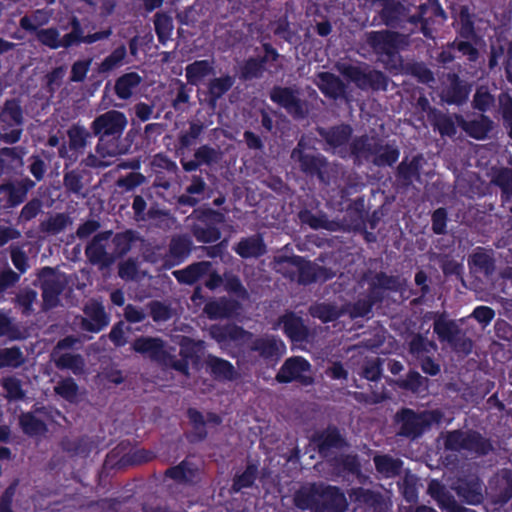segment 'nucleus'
Returning a JSON list of instances; mask_svg holds the SVG:
<instances>
[{
	"instance_id": "obj_1",
	"label": "nucleus",
	"mask_w": 512,
	"mask_h": 512,
	"mask_svg": "<svg viewBox=\"0 0 512 512\" xmlns=\"http://www.w3.org/2000/svg\"><path fill=\"white\" fill-rule=\"evenodd\" d=\"M209 332L211 337L223 346L231 343L235 345L248 344L251 350L265 358L280 356L285 352V345L281 340L270 336L252 340L251 333L235 325H213Z\"/></svg>"
},
{
	"instance_id": "obj_2",
	"label": "nucleus",
	"mask_w": 512,
	"mask_h": 512,
	"mask_svg": "<svg viewBox=\"0 0 512 512\" xmlns=\"http://www.w3.org/2000/svg\"><path fill=\"white\" fill-rule=\"evenodd\" d=\"M369 43L377 53L390 58L391 64L386 63L387 69L393 73L400 71L401 61L396 51L407 45L406 36L387 30L372 32L369 35Z\"/></svg>"
},
{
	"instance_id": "obj_3",
	"label": "nucleus",
	"mask_w": 512,
	"mask_h": 512,
	"mask_svg": "<svg viewBox=\"0 0 512 512\" xmlns=\"http://www.w3.org/2000/svg\"><path fill=\"white\" fill-rule=\"evenodd\" d=\"M442 414L438 410L425 411L416 414L412 410L405 409L398 414L401 421L400 434L408 437L419 436L426 428L441 421Z\"/></svg>"
},
{
	"instance_id": "obj_4",
	"label": "nucleus",
	"mask_w": 512,
	"mask_h": 512,
	"mask_svg": "<svg viewBox=\"0 0 512 512\" xmlns=\"http://www.w3.org/2000/svg\"><path fill=\"white\" fill-rule=\"evenodd\" d=\"M279 383L297 381L304 386L314 383L311 364L301 356L290 357L285 360L276 375Z\"/></svg>"
},
{
	"instance_id": "obj_5",
	"label": "nucleus",
	"mask_w": 512,
	"mask_h": 512,
	"mask_svg": "<svg viewBox=\"0 0 512 512\" xmlns=\"http://www.w3.org/2000/svg\"><path fill=\"white\" fill-rule=\"evenodd\" d=\"M23 112L19 101L12 99L7 100L0 113V122L4 129L12 128L11 131L0 133V138L9 144L16 143L22 135Z\"/></svg>"
},
{
	"instance_id": "obj_6",
	"label": "nucleus",
	"mask_w": 512,
	"mask_h": 512,
	"mask_svg": "<svg viewBox=\"0 0 512 512\" xmlns=\"http://www.w3.org/2000/svg\"><path fill=\"white\" fill-rule=\"evenodd\" d=\"M128 120L124 113L117 110L107 111L94 119L91 129L99 137L121 138Z\"/></svg>"
},
{
	"instance_id": "obj_7",
	"label": "nucleus",
	"mask_w": 512,
	"mask_h": 512,
	"mask_svg": "<svg viewBox=\"0 0 512 512\" xmlns=\"http://www.w3.org/2000/svg\"><path fill=\"white\" fill-rule=\"evenodd\" d=\"M132 349L161 365H167L171 360V348L159 337H138L133 341Z\"/></svg>"
},
{
	"instance_id": "obj_8",
	"label": "nucleus",
	"mask_w": 512,
	"mask_h": 512,
	"mask_svg": "<svg viewBox=\"0 0 512 512\" xmlns=\"http://www.w3.org/2000/svg\"><path fill=\"white\" fill-rule=\"evenodd\" d=\"M42 281L43 308L50 309L57 306L59 295L67 285L65 274L46 267L40 273Z\"/></svg>"
},
{
	"instance_id": "obj_9",
	"label": "nucleus",
	"mask_w": 512,
	"mask_h": 512,
	"mask_svg": "<svg viewBox=\"0 0 512 512\" xmlns=\"http://www.w3.org/2000/svg\"><path fill=\"white\" fill-rule=\"evenodd\" d=\"M121 138L99 137L95 154L87 157V165L93 167H107L112 164L113 158L127 153L128 148L121 144Z\"/></svg>"
},
{
	"instance_id": "obj_10",
	"label": "nucleus",
	"mask_w": 512,
	"mask_h": 512,
	"mask_svg": "<svg viewBox=\"0 0 512 512\" xmlns=\"http://www.w3.org/2000/svg\"><path fill=\"white\" fill-rule=\"evenodd\" d=\"M351 132V128L347 125L337 126L327 131L325 129H319V133L325 138L329 149L340 154L342 157L346 156L348 153L356 155V153L353 152V147L357 142L359 147H363L365 137L355 140L352 144H348Z\"/></svg>"
},
{
	"instance_id": "obj_11",
	"label": "nucleus",
	"mask_w": 512,
	"mask_h": 512,
	"mask_svg": "<svg viewBox=\"0 0 512 512\" xmlns=\"http://www.w3.org/2000/svg\"><path fill=\"white\" fill-rule=\"evenodd\" d=\"M447 449L455 451H469L478 454H484L488 451L489 445L486 441L475 432H450L445 440Z\"/></svg>"
},
{
	"instance_id": "obj_12",
	"label": "nucleus",
	"mask_w": 512,
	"mask_h": 512,
	"mask_svg": "<svg viewBox=\"0 0 512 512\" xmlns=\"http://www.w3.org/2000/svg\"><path fill=\"white\" fill-rule=\"evenodd\" d=\"M353 152L356 153L357 156L368 157L369 155H374V163L376 165H392L395 163L399 157V152L397 149L390 146H379L376 139L365 137V141L363 147L358 146V142L355 143L353 147Z\"/></svg>"
},
{
	"instance_id": "obj_13",
	"label": "nucleus",
	"mask_w": 512,
	"mask_h": 512,
	"mask_svg": "<svg viewBox=\"0 0 512 512\" xmlns=\"http://www.w3.org/2000/svg\"><path fill=\"white\" fill-rule=\"evenodd\" d=\"M434 332L441 341L448 342L455 349L468 353L472 348L471 341L463 337L459 327L453 321L443 317L437 318L434 322Z\"/></svg>"
},
{
	"instance_id": "obj_14",
	"label": "nucleus",
	"mask_w": 512,
	"mask_h": 512,
	"mask_svg": "<svg viewBox=\"0 0 512 512\" xmlns=\"http://www.w3.org/2000/svg\"><path fill=\"white\" fill-rule=\"evenodd\" d=\"M339 70L360 88L386 89L387 79L376 70L363 71L354 66L341 65Z\"/></svg>"
},
{
	"instance_id": "obj_15",
	"label": "nucleus",
	"mask_w": 512,
	"mask_h": 512,
	"mask_svg": "<svg viewBox=\"0 0 512 512\" xmlns=\"http://www.w3.org/2000/svg\"><path fill=\"white\" fill-rule=\"evenodd\" d=\"M270 98L295 117H304L307 113L304 103L290 88L275 87L270 93Z\"/></svg>"
},
{
	"instance_id": "obj_16",
	"label": "nucleus",
	"mask_w": 512,
	"mask_h": 512,
	"mask_svg": "<svg viewBox=\"0 0 512 512\" xmlns=\"http://www.w3.org/2000/svg\"><path fill=\"white\" fill-rule=\"evenodd\" d=\"M446 16L445 12L436 0H429L427 3L420 6L418 16H412L410 21L415 23L420 21L422 23V32L425 36L431 37L429 26L435 23L441 24L444 22Z\"/></svg>"
},
{
	"instance_id": "obj_17",
	"label": "nucleus",
	"mask_w": 512,
	"mask_h": 512,
	"mask_svg": "<svg viewBox=\"0 0 512 512\" xmlns=\"http://www.w3.org/2000/svg\"><path fill=\"white\" fill-rule=\"evenodd\" d=\"M111 235V231H105L93 237L85 249L86 256L90 262L101 265H107L111 262L112 257L109 256L106 250Z\"/></svg>"
},
{
	"instance_id": "obj_18",
	"label": "nucleus",
	"mask_w": 512,
	"mask_h": 512,
	"mask_svg": "<svg viewBox=\"0 0 512 512\" xmlns=\"http://www.w3.org/2000/svg\"><path fill=\"white\" fill-rule=\"evenodd\" d=\"M84 312L86 317L82 319V327L87 331L99 332L109 324V317L104 307L96 301L87 303Z\"/></svg>"
},
{
	"instance_id": "obj_19",
	"label": "nucleus",
	"mask_w": 512,
	"mask_h": 512,
	"mask_svg": "<svg viewBox=\"0 0 512 512\" xmlns=\"http://www.w3.org/2000/svg\"><path fill=\"white\" fill-rule=\"evenodd\" d=\"M302 144L299 143L297 148L292 151L291 158L295 162H299L302 170L309 173H317L323 180V169L326 166L325 159L318 155L306 153L301 149Z\"/></svg>"
},
{
	"instance_id": "obj_20",
	"label": "nucleus",
	"mask_w": 512,
	"mask_h": 512,
	"mask_svg": "<svg viewBox=\"0 0 512 512\" xmlns=\"http://www.w3.org/2000/svg\"><path fill=\"white\" fill-rule=\"evenodd\" d=\"M143 78L136 72L121 75L115 81L114 91L119 99H130L140 88Z\"/></svg>"
},
{
	"instance_id": "obj_21",
	"label": "nucleus",
	"mask_w": 512,
	"mask_h": 512,
	"mask_svg": "<svg viewBox=\"0 0 512 512\" xmlns=\"http://www.w3.org/2000/svg\"><path fill=\"white\" fill-rule=\"evenodd\" d=\"M283 325L285 334L294 342H302L308 337V328L303 320L293 313L285 314L279 320V325Z\"/></svg>"
},
{
	"instance_id": "obj_22",
	"label": "nucleus",
	"mask_w": 512,
	"mask_h": 512,
	"mask_svg": "<svg viewBox=\"0 0 512 512\" xmlns=\"http://www.w3.org/2000/svg\"><path fill=\"white\" fill-rule=\"evenodd\" d=\"M41 412H27L19 417V425L29 437H42L47 432V426L41 417Z\"/></svg>"
},
{
	"instance_id": "obj_23",
	"label": "nucleus",
	"mask_w": 512,
	"mask_h": 512,
	"mask_svg": "<svg viewBox=\"0 0 512 512\" xmlns=\"http://www.w3.org/2000/svg\"><path fill=\"white\" fill-rule=\"evenodd\" d=\"M214 71V63L209 60L195 61L185 68V75L188 83L198 85L204 78L212 74Z\"/></svg>"
},
{
	"instance_id": "obj_24",
	"label": "nucleus",
	"mask_w": 512,
	"mask_h": 512,
	"mask_svg": "<svg viewBox=\"0 0 512 512\" xmlns=\"http://www.w3.org/2000/svg\"><path fill=\"white\" fill-rule=\"evenodd\" d=\"M235 83L234 77L230 75H221L213 78L208 83L209 103L215 107L217 101L228 92Z\"/></svg>"
},
{
	"instance_id": "obj_25",
	"label": "nucleus",
	"mask_w": 512,
	"mask_h": 512,
	"mask_svg": "<svg viewBox=\"0 0 512 512\" xmlns=\"http://www.w3.org/2000/svg\"><path fill=\"white\" fill-rule=\"evenodd\" d=\"M316 84L325 95L331 98H338L344 93V85L341 80L328 72L319 73Z\"/></svg>"
},
{
	"instance_id": "obj_26",
	"label": "nucleus",
	"mask_w": 512,
	"mask_h": 512,
	"mask_svg": "<svg viewBox=\"0 0 512 512\" xmlns=\"http://www.w3.org/2000/svg\"><path fill=\"white\" fill-rule=\"evenodd\" d=\"M210 269L211 263L203 261L192 264L183 270L174 271L173 274L179 282L192 284L209 273Z\"/></svg>"
},
{
	"instance_id": "obj_27",
	"label": "nucleus",
	"mask_w": 512,
	"mask_h": 512,
	"mask_svg": "<svg viewBox=\"0 0 512 512\" xmlns=\"http://www.w3.org/2000/svg\"><path fill=\"white\" fill-rule=\"evenodd\" d=\"M458 124L472 137L483 139L491 130L492 122L485 116L481 115L478 119L465 121L457 117Z\"/></svg>"
},
{
	"instance_id": "obj_28",
	"label": "nucleus",
	"mask_w": 512,
	"mask_h": 512,
	"mask_svg": "<svg viewBox=\"0 0 512 512\" xmlns=\"http://www.w3.org/2000/svg\"><path fill=\"white\" fill-rule=\"evenodd\" d=\"M333 273L312 263L299 265V281L307 284L313 281H326L332 278Z\"/></svg>"
},
{
	"instance_id": "obj_29",
	"label": "nucleus",
	"mask_w": 512,
	"mask_h": 512,
	"mask_svg": "<svg viewBox=\"0 0 512 512\" xmlns=\"http://www.w3.org/2000/svg\"><path fill=\"white\" fill-rule=\"evenodd\" d=\"M235 251L243 258L259 257L265 253V245L262 239L255 235L242 239Z\"/></svg>"
},
{
	"instance_id": "obj_30",
	"label": "nucleus",
	"mask_w": 512,
	"mask_h": 512,
	"mask_svg": "<svg viewBox=\"0 0 512 512\" xmlns=\"http://www.w3.org/2000/svg\"><path fill=\"white\" fill-rule=\"evenodd\" d=\"M52 358L55 365L59 369H69L73 373L78 374L84 369V360L78 354L52 352Z\"/></svg>"
},
{
	"instance_id": "obj_31",
	"label": "nucleus",
	"mask_w": 512,
	"mask_h": 512,
	"mask_svg": "<svg viewBox=\"0 0 512 512\" xmlns=\"http://www.w3.org/2000/svg\"><path fill=\"white\" fill-rule=\"evenodd\" d=\"M309 312L313 317L329 322L338 318L344 311L335 305L320 303L311 306Z\"/></svg>"
},
{
	"instance_id": "obj_32",
	"label": "nucleus",
	"mask_w": 512,
	"mask_h": 512,
	"mask_svg": "<svg viewBox=\"0 0 512 512\" xmlns=\"http://www.w3.org/2000/svg\"><path fill=\"white\" fill-rule=\"evenodd\" d=\"M25 362L23 352L18 347L0 349V368H17Z\"/></svg>"
},
{
	"instance_id": "obj_33",
	"label": "nucleus",
	"mask_w": 512,
	"mask_h": 512,
	"mask_svg": "<svg viewBox=\"0 0 512 512\" xmlns=\"http://www.w3.org/2000/svg\"><path fill=\"white\" fill-rule=\"evenodd\" d=\"M207 363L212 373L221 379L231 380L235 375L234 367L226 360L218 357L209 356Z\"/></svg>"
},
{
	"instance_id": "obj_34",
	"label": "nucleus",
	"mask_w": 512,
	"mask_h": 512,
	"mask_svg": "<svg viewBox=\"0 0 512 512\" xmlns=\"http://www.w3.org/2000/svg\"><path fill=\"white\" fill-rule=\"evenodd\" d=\"M436 350V344L421 335H416L410 342V352L418 359L433 354Z\"/></svg>"
},
{
	"instance_id": "obj_35",
	"label": "nucleus",
	"mask_w": 512,
	"mask_h": 512,
	"mask_svg": "<svg viewBox=\"0 0 512 512\" xmlns=\"http://www.w3.org/2000/svg\"><path fill=\"white\" fill-rule=\"evenodd\" d=\"M127 51L124 45L116 48L108 55L99 65V72L107 73L113 71L123 65Z\"/></svg>"
},
{
	"instance_id": "obj_36",
	"label": "nucleus",
	"mask_w": 512,
	"mask_h": 512,
	"mask_svg": "<svg viewBox=\"0 0 512 512\" xmlns=\"http://www.w3.org/2000/svg\"><path fill=\"white\" fill-rule=\"evenodd\" d=\"M469 264L476 269L484 272L486 275H490L494 271V262L490 253L478 249L469 259Z\"/></svg>"
},
{
	"instance_id": "obj_37",
	"label": "nucleus",
	"mask_w": 512,
	"mask_h": 512,
	"mask_svg": "<svg viewBox=\"0 0 512 512\" xmlns=\"http://www.w3.org/2000/svg\"><path fill=\"white\" fill-rule=\"evenodd\" d=\"M191 241L188 237L178 236L171 240L169 253L173 261H182L190 252Z\"/></svg>"
},
{
	"instance_id": "obj_38",
	"label": "nucleus",
	"mask_w": 512,
	"mask_h": 512,
	"mask_svg": "<svg viewBox=\"0 0 512 512\" xmlns=\"http://www.w3.org/2000/svg\"><path fill=\"white\" fill-rule=\"evenodd\" d=\"M423 163L422 156H414L411 160H404L398 167L399 175L406 181L411 182L418 177L419 170Z\"/></svg>"
},
{
	"instance_id": "obj_39",
	"label": "nucleus",
	"mask_w": 512,
	"mask_h": 512,
	"mask_svg": "<svg viewBox=\"0 0 512 512\" xmlns=\"http://www.w3.org/2000/svg\"><path fill=\"white\" fill-rule=\"evenodd\" d=\"M493 182L502 189L504 203H507L512 198V170L500 169L494 175ZM509 209L512 212V206Z\"/></svg>"
},
{
	"instance_id": "obj_40",
	"label": "nucleus",
	"mask_w": 512,
	"mask_h": 512,
	"mask_svg": "<svg viewBox=\"0 0 512 512\" xmlns=\"http://www.w3.org/2000/svg\"><path fill=\"white\" fill-rule=\"evenodd\" d=\"M299 217L303 223L308 224L314 229L336 230L338 227L337 223L327 220L325 216L314 215L309 211L300 212Z\"/></svg>"
},
{
	"instance_id": "obj_41",
	"label": "nucleus",
	"mask_w": 512,
	"mask_h": 512,
	"mask_svg": "<svg viewBox=\"0 0 512 512\" xmlns=\"http://www.w3.org/2000/svg\"><path fill=\"white\" fill-rule=\"evenodd\" d=\"M70 147L76 150L83 149L90 138L89 131L80 125H74L68 130Z\"/></svg>"
},
{
	"instance_id": "obj_42",
	"label": "nucleus",
	"mask_w": 512,
	"mask_h": 512,
	"mask_svg": "<svg viewBox=\"0 0 512 512\" xmlns=\"http://www.w3.org/2000/svg\"><path fill=\"white\" fill-rule=\"evenodd\" d=\"M374 462L378 472L391 477L399 472L401 462L389 456H376Z\"/></svg>"
},
{
	"instance_id": "obj_43",
	"label": "nucleus",
	"mask_w": 512,
	"mask_h": 512,
	"mask_svg": "<svg viewBox=\"0 0 512 512\" xmlns=\"http://www.w3.org/2000/svg\"><path fill=\"white\" fill-rule=\"evenodd\" d=\"M154 24L159 40L162 43L166 42L173 30L172 18L166 14L157 13L155 15Z\"/></svg>"
},
{
	"instance_id": "obj_44",
	"label": "nucleus",
	"mask_w": 512,
	"mask_h": 512,
	"mask_svg": "<svg viewBox=\"0 0 512 512\" xmlns=\"http://www.w3.org/2000/svg\"><path fill=\"white\" fill-rule=\"evenodd\" d=\"M72 221L69 216L65 214H56L50 217L42 224L43 230L51 233L58 234L62 232L67 226L71 225Z\"/></svg>"
},
{
	"instance_id": "obj_45",
	"label": "nucleus",
	"mask_w": 512,
	"mask_h": 512,
	"mask_svg": "<svg viewBox=\"0 0 512 512\" xmlns=\"http://www.w3.org/2000/svg\"><path fill=\"white\" fill-rule=\"evenodd\" d=\"M193 233L198 241L204 243L215 242L220 238V232L217 228L204 223L195 225Z\"/></svg>"
},
{
	"instance_id": "obj_46",
	"label": "nucleus",
	"mask_w": 512,
	"mask_h": 512,
	"mask_svg": "<svg viewBox=\"0 0 512 512\" xmlns=\"http://www.w3.org/2000/svg\"><path fill=\"white\" fill-rule=\"evenodd\" d=\"M36 37L39 42L51 49L61 47L60 33L55 28L40 29L36 32Z\"/></svg>"
},
{
	"instance_id": "obj_47",
	"label": "nucleus",
	"mask_w": 512,
	"mask_h": 512,
	"mask_svg": "<svg viewBox=\"0 0 512 512\" xmlns=\"http://www.w3.org/2000/svg\"><path fill=\"white\" fill-rule=\"evenodd\" d=\"M71 24H72V32L76 34L77 39L80 43L83 42V43L91 44V43L97 42L99 40L106 39L111 35V30H105V31L96 32V33L84 36L81 26H80V23L77 19H73Z\"/></svg>"
},
{
	"instance_id": "obj_48",
	"label": "nucleus",
	"mask_w": 512,
	"mask_h": 512,
	"mask_svg": "<svg viewBox=\"0 0 512 512\" xmlns=\"http://www.w3.org/2000/svg\"><path fill=\"white\" fill-rule=\"evenodd\" d=\"M195 468L189 462L183 461L178 466L166 471V475L178 481H191L194 477Z\"/></svg>"
},
{
	"instance_id": "obj_49",
	"label": "nucleus",
	"mask_w": 512,
	"mask_h": 512,
	"mask_svg": "<svg viewBox=\"0 0 512 512\" xmlns=\"http://www.w3.org/2000/svg\"><path fill=\"white\" fill-rule=\"evenodd\" d=\"M56 394L68 401H74L78 394V386L72 378L61 380L54 387Z\"/></svg>"
},
{
	"instance_id": "obj_50",
	"label": "nucleus",
	"mask_w": 512,
	"mask_h": 512,
	"mask_svg": "<svg viewBox=\"0 0 512 512\" xmlns=\"http://www.w3.org/2000/svg\"><path fill=\"white\" fill-rule=\"evenodd\" d=\"M398 383L401 387L417 393L427 389V379L422 377L418 372L409 373L405 380H401Z\"/></svg>"
},
{
	"instance_id": "obj_51",
	"label": "nucleus",
	"mask_w": 512,
	"mask_h": 512,
	"mask_svg": "<svg viewBox=\"0 0 512 512\" xmlns=\"http://www.w3.org/2000/svg\"><path fill=\"white\" fill-rule=\"evenodd\" d=\"M1 385L6 392V396L10 399H21L24 396L21 382L17 378H4L1 381Z\"/></svg>"
},
{
	"instance_id": "obj_52",
	"label": "nucleus",
	"mask_w": 512,
	"mask_h": 512,
	"mask_svg": "<svg viewBox=\"0 0 512 512\" xmlns=\"http://www.w3.org/2000/svg\"><path fill=\"white\" fill-rule=\"evenodd\" d=\"M2 190L7 191L9 194V203L12 206L22 203L27 194V188L22 187L21 184H5L1 187Z\"/></svg>"
},
{
	"instance_id": "obj_53",
	"label": "nucleus",
	"mask_w": 512,
	"mask_h": 512,
	"mask_svg": "<svg viewBox=\"0 0 512 512\" xmlns=\"http://www.w3.org/2000/svg\"><path fill=\"white\" fill-rule=\"evenodd\" d=\"M295 505L300 509H311L316 502V494L311 488H302L294 498Z\"/></svg>"
},
{
	"instance_id": "obj_54",
	"label": "nucleus",
	"mask_w": 512,
	"mask_h": 512,
	"mask_svg": "<svg viewBox=\"0 0 512 512\" xmlns=\"http://www.w3.org/2000/svg\"><path fill=\"white\" fill-rule=\"evenodd\" d=\"M37 300V292L31 289H25L17 295V302L22 308L24 314H30L33 311V304Z\"/></svg>"
},
{
	"instance_id": "obj_55",
	"label": "nucleus",
	"mask_w": 512,
	"mask_h": 512,
	"mask_svg": "<svg viewBox=\"0 0 512 512\" xmlns=\"http://www.w3.org/2000/svg\"><path fill=\"white\" fill-rule=\"evenodd\" d=\"M48 18L43 17L41 11H37L33 16H24L20 19V26L26 31L37 32L38 27L47 23Z\"/></svg>"
},
{
	"instance_id": "obj_56",
	"label": "nucleus",
	"mask_w": 512,
	"mask_h": 512,
	"mask_svg": "<svg viewBox=\"0 0 512 512\" xmlns=\"http://www.w3.org/2000/svg\"><path fill=\"white\" fill-rule=\"evenodd\" d=\"M257 469L255 466H248L242 475H240L233 484V489L239 491L242 488L249 487L255 480Z\"/></svg>"
},
{
	"instance_id": "obj_57",
	"label": "nucleus",
	"mask_w": 512,
	"mask_h": 512,
	"mask_svg": "<svg viewBox=\"0 0 512 512\" xmlns=\"http://www.w3.org/2000/svg\"><path fill=\"white\" fill-rule=\"evenodd\" d=\"M90 64L91 60L76 61L72 65L70 76L71 81L82 82L85 79L87 72L89 71Z\"/></svg>"
},
{
	"instance_id": "obj_58",
	"label": "nucleus",
	"mask_w": 512,
	"mask_h": 512,
	"mask_svg": "<svg viewBox=\"0 0 512 512\" xmlns=\"http://www.w3.org/2000/svg\"><path fill=\"white\" fill-rule=\"evenodd\" d=\"M381 374L380 363L377 357H373L372 359H368L363 368L362 375L364 378L370 381H376L379 379Z\"/></svg>"
},
{
	"instance_id": "obj_59",
	"label": "nucleus",
	"mask_w": 512,
	"mask_h": 512,
	"mask_svg": "<svg viewBox=\"0 0 512 512\" xmlns=\"http://www.w3.org/2000/svg\"><path fill=\"white\" fill-rule=\"evenodd\" d=\"M11 259L14 266L16 267L17 270L20 271V273L26 272V270L28 269V258L25 252L20 247H11Z\"/></svg>"
},
{
	"instance_id": "obj_60",
	"label": "nucleus",
	"mask_w": 512,
	"mask_h": 512,
	"mask_svg": "<svg viewBox=\"0 0 512 512\" xmlns=\"http://www.w3.org/2000/svg\"><path fill=\"white\" fill-rule=\"evenodd\" d=\"M493 103V97L488 92L487 88L480 87L474 96L475 107L479 110H487Z\"/></svg>"
},
{
	"instance_id": "obj_61",
	"label": "nucleus",
	"mask_w": 512,
	"mask_h": 512,
	"mask_svg": "<svg viewBox=\"0 0 512 512\" xmlns=\"http://www.w3.org/2000/svg\"><path fill=\"white\" fill-rule=\"evenodd\" d=\"M195 158L201 164H210L218 160V152L208 146H201L195 152Z\"/></svg>"
},
{
	"instance_id": "obj_62",
	"label": "nucleus",
	"mask_w": 512,
	"mask_h": 512,
	"mask_svg": "<svg viewBox=\"0 0 512 512\" xmlns=\"http://www.w3.org/2000/svg\"><path fill=\"white\" fill-rule=\"evenodd\" d=\"M226 290L237 294L239 297L246 298L248 296L246 289L243 287L239 278L227 275L225 277Z\"/></svg>"
},
{
	"instance_id": "obj_63",
	"label": "nucleus",
	"mask_w": 512,
	"mask_h": 512,
	"mask_svg": "<svg viewBox=\"0 0 512 512\" xmlns=\"http://www.w3.org/2000/svg\"><path fill=\"white\" fill-rule=\"evenodd\" d=\"M472 316L484 326L488 325L495 316L493 309L487 306H478L474 309Z\"/></svg>"
},
{
	"instance_id": "obj_64",
	"label": "nucleus",
	"mask_w": 512,
	"mask_h": 512,
	"mask_svg": "<svg viewBox=\"0 0 512 512\" xmlns=\"http://www.w3.org/2000/svg\"><path fill=\"white\" fill-rule=\"evenodd\" d=\"M373 300H360L353 307L349 308L347 311L352 318L355 317H363L367 315L372 307Z\"/></svg>"
}]
</instances>
